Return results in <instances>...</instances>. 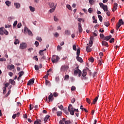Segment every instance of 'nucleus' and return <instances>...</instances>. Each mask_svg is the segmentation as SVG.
Instances as JSON below:
<instances>
[{"label":"nucleus","instance_id":"f257e3e1","mask_svg":"<svg viewBox=\"0 0 124 124\" xmlns=\"http://www.w3.org/2000/svg\"><path fill=\"white\" fill-rule=\"evenodd\" d=\"M68 110L69 112H70V115H72V116L74 115V112H78V113L79 112L78 109L74 108L71 104L69 105L68 107Z\"/></svg>","mask_w":124,"mask_h":124},{"label":"nucleus","instance_id":"f03ea898","mask_svg":"<svg viewBox=\"0 0 124 124\" xmlns=\"http://www.w3.org/2000/svg\"><path fill=\"white\" fill-rule=\"evenodd\" d=\"M99 5L100 7L103 8L104 11L106 12L108 16H110V11L108 10V7H107V5H105L103 3H101V2L99 3Z\"/></svg>","mask_w":124,"mask_h":124},{"label":"nucleus","instance_id":"7ed1b4c3","mask_svg":"<svg viewBox=\"0 0 124 124\" xmlns=\"http://www.w3.org/2000/svg\"><path fill=\"white\" fill-rule=\"evenodd\" d=\"M60 60V57L57 55H53L51 58V62L53 63H57L59 60Z\"/></svg>","mask_w":124,"mask_h":124},{"label":"nucleus","instance_id":"20e7f679","mask_svg":"<svg viewBox=\"0 0 124 124\" xmlns=\"http://www.w3.org/2000/svg\"><path fill=\"white\" fill-rule=\"evenodd\" d=\"M69 68V66L68 65H63L61 66L60 71L64 72V71L68 70Z\"/></svg>","mask_w":124,"mask_h":124},{"label":"nucleus","instance_id":"39448f33","mask_svg":"<svg viewBox=\"0 0 124 124\" xmlns=\"http://www.w3.org/2000/svg\"><path fill=\"white\" fill-rule=\"evenodd\" d=\"M77 70L74 71V74L75 75H77L78 74V77H81V75H82V71L79 69L78 67L76 68Z\"/></svg>","mask_w":124,"mask_h":124},{"label":"nucleus","instance_id":"423d86ee","mask_svg":"<svg viewBox=\"0 0 124 124\" xmlns=\"http://www.w3.org/2000/svg\"><path fill=\"white\" fill-rule=\"evenodd\" d=\"M24 32H28L29 35H31V36H32V32H31V30L28 29V27H25Z\"/></svg>","mask_w":124,"mask_h":124},{"label":"nucleus","instance_id":"0eeeda50","mask_svg":"<svg viewBox=\"0 0 124 124\" xmlns=\"http://www.w3.org/2000/svg\"><path fill=\"white\" fill-rule=\"evenodd\" d=\"M99 56H100V59L99 58H97V60L99 61V64H100V65H101V59L102 58V57H103V52H101L99 53Z\"/></svg>","mask_w":124,"mask_h":124},{"label":"nucleus","instance_id":"6e6552de","mask_svg":"<svg viewBox=\"0 0 124 124\" xmlns=\"http://www.w3.org/2000/svg\"><path fill=\"white\" fill-rule=\"evenodd\" d=\"M20 49H26L27 48V44L25 43H22L20 44V46H19Z\"/></svg>","mask_w":124,"mask_h":124},{"label":"nucleus","instance_id":"1a4fd4ad","mask_svg":"<svg viewBox=\"0 0 124 124\" xmlns=\"http://www.w3.org/2000/svg\"><path fill=\"white\" fill-rule=\"evenodd\" d=\"M33 83H34V78H32L28 81L27 85L28 86H31V85H33Z\"/></svg>","mask_w":124,"mask_h":124},{"label":"nucleus","instance_id":"9d476101","mask_svg":"<svg viewBox=\"0 0 124 124\" xmlns=\"http://www.w3.org/2000/svg\"><path fill=\"white\" fill-rule=\"evenodd\" d=\"M78 30L79 32H82V31H83V29H82V24H81L80 23H78Z\"/></svg>","mask_w":124,"mask_h":124},{"label":"nucleus","instance_id":"9b49d317","mask_svg":"<svg viewBox=\"0 0 124 124\" xmlns=\"http://www.w3.org/2000/svg\"><path fill=\"white\" fill-rule=\"evenodd\" d=\"M117 9H118V4L117 3H114L113 5V7L112 8L113 12H114V11H116V10H117Z\"/></svg>","mask_w":124,"mask_h":124},{"label":"nucleus","instance_id":"f8f14e48","mask_svg":"<svg viewBox=\"0 0 124 124\" xmlns=\"http://www.w3.org/2000/svg\"><path fill=\"white\" fill-rule=\"evenodd\" d=\"M93 37L92 36L90 38V40L89 42V44H90V47H92V46H93Z\"/></svg>","mask_w":124,"mask_h":124},{"label":"nucleus","instance_id":"ddd939ff","mask_svg":"<svg viewBox=\"0 0 124 124\" xmlns=\"http://www.w3.org/2000/svg\"><path fill=\"white\" fill-rule=\"evenodd\" d=\"M4 31H5L4 27L0 28V35H3Z\"/></svg>","mask_w":124,"mask_h":124},{"label":"nucleus","instance_id":"4468645a","mask_svg":"<svg viewBox=\"0 0 124 124\" xmlns=\"http://www.w3.org/2000/svg\"><path fill=\"white\" fill-rule=\"evenodd\" d=\"M7 68H8V69H9L10 70H12V69H14V68H15V66H14V65H13V64L9 65L7 66Z\"/></svg>","mask_w":124,"mask_h":124},{"label":"nucleus","instance_id":"2eb2a0df","mask_svg":"<svg viewBox=\"0 0 124 124\" xmlns=\"http://www.w3.org/2000/svg\"><path fill=\"white\" fill-rule=\"evenodd\" d=\"M14 5L16 6V8L19 9L20 7H21V4L20 3H14Z\"/></svg>","mask_w":124,"mask_h":124},{"label":"nucleus","instance_id":"dca6fc26","mask_svg":"<svg viewBox=\"0 0 124 124\" xmlns=\"http://www.w3.org/2000/svg\"><path fill=\"white\" fill-rule=\"evenodd\" d=\"M102 45H103V46H105L106 47H109L108 43H107V42H106L105 41H103L102 42Z\"/></svg>","mask_w":124,"mask_h":124},{"label":"nucleus","instance_id":"f3484780","mask_svg":"<svg viewBox=\"0 0 124 124\" xmlns=\"http://www.w3.org/2000/svg\"><path fill=\"white\" fill-rule=\"evenodd\" d=\"M48 99H49V102L53 101V93H51L48 96Z\"/></svg>","mask_w":124,"mask_h":124},{"label":"nucleus","instance_id":"a211bd4d","mask_svg":"<svg viewBox=\"0 0 124 124\" xmlns=\"http://www.w3.org/2000/svg\"><path fill=\"white\" fill-rule=\"evenodd\" d=\"M76 59L78 62H84V61H83L82 58L79 57V56H77Z\"/></svg>","mask_w":124,"mask_h":124},{"label":"nucleus","instance_id":"6ab92c4d","mask_svg":"<svg viewBox=\"0 0 124 124\" xmlns=\"http://www.w3.org/2000/svg\"><path fill=\"white\" fill-rule=\"evenodd\" d=\"M45 80H46V86H48V87H51V82H50V81L45 79Z\"/></svg>","mask_w":124,"mask_h":124},{"label":"nucleus","instance_id":"aec40b11","mask_svg":"<svg viewBox=\"0 0 124 124\" xmlns=\"http://www.w3.org/2000/svg\"><path fill=\"white\" fill-rule=\"evenodd\" d=\"M112 38V35H110L109 36H107L105 37L104 40H106V41H108L109 39H111Z\"/></svg>","mask_w":124,"mask_h":124},{"label":"nucleus","instance_id":"412c9836","mask_svg":"<svg viewBox=\"0 0 124 124\" xmlns=\"http://www.w3.org/2000/svg\"><path fill=\"white\" fill-rule=\"evenodd\" d=\"M9 82L10 83V84H11L12 85H16V82H15V81H14L13 79H10L9 80Z\"/></svg>","mask_w":124,"mask_h":124},{"label":"nucleus","instance_id":"4be33fe9","mask_svg":"<svg viewBox=\"0 0 124 124\" xmlns=\"http://www.w3.org/2000/svg\"><path fill=\"white\" fill-rule=\"evenodd\" d=\"M97 99H98V95L93 99L92 104H95V103H96V102L97 101Z\"/></svg>","mask_w":124,"mask_h":124},{"label":"nucleus","instance_id":"5701e85b","mask_svg":"<svg viewBox=\"0 0 124 124\" xmlns=\"http://www.w3.org/2000/svg\"><path fill=\"white\" fill-rule=\"evenodd\" d=\"M29 8H30V11H31V12H34L35 11V8H34V7H33L31 6H30L29 7Z\"/></svg>","mask_w":124,"mask_h":124},{"label":"nucleus","instance_id":"b1692460","mask_svg":"<svg viewBox=\"0 0 124 124\" xmlns=\"http://www.w3.org/2000/svg\"><path fill=\"white\" fill-rule=\"evenodd\" d=\"M49 118H50V116L47 115L46 116V117H45L44 121L45 122V123H46V122H47V120H49Z\"/></svg>","mask_w":124,"mask_h":124},{"label":"nucleus","instance_id":"393cba45","mask_svg":"<svg viewBox=\"0 0 124 124\" xmlns=\"http://www.w3.org/2000/svg\"><path fill=\"white\" fill-rule=\"evenodd\" d=\"M5 4L7 5V6H10L11 5V2H10L9 0H7L5 1Z\"/></svg>","mask_w":124,"mask_h":124},{"label":"nucleus","instance_id":"a878e982","mask_svg":"<svg viewBox=\"0 0 124 124\" xmlns=\"http://www.w3.org/2000/svg\"><path fill=\"white\" fill-rule=\"evenodd\" d=\"M80 56V48L78 47L77 49V57H79Z\"/></svg>","mask_w":124,"mask_h":124},{"label":"nucleus","instance_id":"bb28decb","mask_svg":"<svg viewBox=\"0 0 124 124\" xmlns=\"http://www.w3.org/2000/svg\"><path fill=\"white\" fill-rule=\"evenodd\" d=\"M86 75H87V72H86V69H84L82 73L83 77H85Z\"/></svg>","mask_w":124,"mask_h":124},{"label":"nucleus","instance_id":"cd10ccee","mask_svg":"<svg viewBox=\"0 0 124 124\" xmlns=\"http://www.w3.org/2000/svg\"><path fill=\"white\" fill-rule=\"evenodd\" d=\"M86 51L87 53H89V52H91L92 51V49H91V48L89 46H86Z\"/></svg>","mask_w":124,"mask_h":124},{"label":"nucleus","instance_id":"c85d7f7f","mask_svg":"<svg viewBox=\"0 0 124 124\" xmlns=\"http://www.w3.org/2000/svg\"><path fill=\"white\" fill-rule=\"evenodd\" d=\"M65 34H66V35H70V31L68 30H66L65 31Z\"/></svg>","mask_w":124,"mask_h":124},{"label":"nucleus","instance_id":"c756f323","mask_svg":"<svg viewBox=\"0 0 124 124\" xmlns=\"http://www.w3.org/2000/svg\"><path fill=\"white\" fill-rule=\"evenodd\" d=\"M62 114V111H57V115L58 117H61Z\"/></svg>","mask_w":124,"mask_h":124},{"label":"nucleus","instance_id":"7c9ffc66","mask_svg":"<svg viewBox=\"0 0 124 124\" xmlns=\"http://www.w3.org/2000/svg\"><path fill=\"white\" fill-rule=\"evenodd\" d=\"M118 24H120L121 25H124V21H123V19H120L119 20V22L118 23Z\"/></svg>","mask_w":124,"mask_h":124},{"label":"nucleus","instance_id":"2f4dec72","mask_svg":"<svg viewBox=\"0 0 124 124\" xmlns=\"http://www.w3.org/2000/svg\"><path fill=\"white\" fill-rule=\"evenodd\" d=\"M39 55L40 56H41V57H43V56H44V54L43 53V51L42 50H40Z\"/></svg>","mask_w":124,"mask_h":124},{"label":"nucleus","instance_id":"473e14b6","mask_svg":"<svg viewBox=\"0 0 124 124\" xmlns=\"http://www.w3.org/2000/svg\"><path fill=\"white\" fill-rule=\"evenodd\" d=\"M98 18H99L100 22H102L103 18L101 15H98Z\"/></svg>","mask_w":124,"mask_h":124},{"label":"nucleus","instance_id":"72a5a7b5","mask_svg":"<svg viewBox=\"0 0 124 124\" xmlns=\"http://www.w3.org/2000/svg\"><path fill=\"white\" fill-rule=\"evenodd\" d=\"M89 62H94V59H93V57H91L89 59Z\"/></svg>","mask_w":124,"mask_h":124},{"label":"nucleus","instance_id":"f704fd0d","mask_svg":"<svg viewBox=\"0 0 124 124\" xmlns=\"http://www.w3.org/2000/svg\"><path fill=\"white\" fill-rule=\"evenodd\" d=\"M11 93V90H10L5 95V97H7V96H8V95H9V94H10Z\"/></svg>","mask_w":124,"mask_h":124},{"label":"nucleus","instance_id":"c9c22d12","mask_svg":"<svg viewBox=\"0 0 124 124\" xmlns=\"http://www.w3.org/2000/svg\"><path fill=\"white\" fill-rule=\"evenodd\" d=\"M19 43H20V41H19V40L16 39L14 42V44H15V45H17V44H19Z\"/></svg>","mask_w":124,"mask_h":124},{"label":"nucleus","instance_id":"e433bc0d","mask_svg":"<svg viewBox=\"0 0 124 124\" xmlns=\"http://www.w3.org/2000/svg\"><path fill=\"white\" fill-rule=\"evenodd\" d=\"M69 79V76L68 75H65L64 80H68Z\"/></svg>","mask_w":124,"mask_h":124},{"label":"nucleus","instance_id":"4c0bfd02","mask_svg":"<svg viewBox=\"0 0 124 124\" xmlns=\"http://www.w3.org/2000/svg\"><path fill=\"white\" fill-rule=\"evenodd\" d=\"M121 26V24L117 23V24L116 25V31H118V30H119V29H120Z\"/></svg>","mask_w":124,"mask_h":124},{"label":"nucleus","instance_id":"58836bf2","mask_svg":"<svg viewBox=\"0 0 124 124\" xmlns=\"http://www.w3.org/2000/svg\"><path fill=\"white\" fill-rule=\"evenodd\" d=\"M24 72L23 71H21L19 72L18 73L19 76V77H21V76H23V75H24Z\"/></svg>","mask_w":124,"mask_h":124},{"label":"nucleus","instance_id":"ea45409f","mask_svg":"<svg viewBox=\"0 0 124 124\" xmlns=\"http://www.w3.org/2000/svg\"><path fill=\"white\" fill-rule=\"evenodd\" d=\"M86 101L87 102V103H89V104H91V99H90V98H86Z\"/></svg>","mask_w":124,"mask_h":124},{"label":"nucleus","instance_id":"a19ab883","mask_svg":"<svg viewBox=\"0 0 124 124\" xmlns=\"http://www.w3.org/2000/svg\"><path fill=\"white\" fill-rule=\"evenodd\" d=\"M18 23V21L16 20L13 24V28H15L16 26H17V24Z\"/></svg>","mask_w":124,"mask_h":124},{"label":"nucleus","instance_id":"79ce46f5","mask_svg":"<svg viewBox=\"0 0 124 124\" xmlns=\"http://www.w3.org/2000/svg\"><path fill=\"white\" fill-rule=\"evenodd\" d=\"M104 25H105V26H106V27H109V26H110V24L109 23V21H107V22H105Z\"/></svg>","mask_w":124,"mask_h":124},{"label":"nucleus","instance_id":"37998d69","mask_svg":"<svg viewBox=\"0 0 124 124\" xmlns=\"http://www.w3.org/2000/svg\"><path fill=\"white\" fill-rule=\"evenodd\" d=\"M88 12L89 13H93V8H90L88 9Z\"/></svg>","mask_w":124,"mask_h":124},{"label":"nucleus","instance_id":"c03bdc74","mask_svg":"<svg viewBox=\"0 0 124 124\" xmlns=\"http://www.w3.org/2000/svg\"><path fill=\"white\" fill-rule=\"evenodd\" d=\"M55 8H56V6H55L54 8H51L49 10V12H50V13H52L54 12V11H55Z\"/></svg>","mask_w":124,"mask_h":124},{"label":"nucleus","instance_id":"a18cd8bd","mask_svg":"<svg viewBox=\"0 0 124 124\" xmlns=\"http://www.w3.org/2000/svg\"><path fill=\"white\" fill-rule=\"evenodd\" d=\"M36 40H38L39 41H40V42L42 41V39L40 37H37L36 38Z\"/></svg>","mask_w":124,"mask_h":124},{"label":"nucleus","instance_id":"49530a36","mask_svg":"<svg viewBox=\"0 0 124 124\" xmlns=\"http://www.w3.org/2000/svg\"><path fill=\"white\" fill-rule=\"evenodd\" d=\"M89 3H90V4H91V5H93V4L94 1L93 0H89Z\"/></svg>","mask_w":124,"mask_h":124},{"label":"nucleus","instance_id":"de8ad7c7","mask_svg":"<svg viewBox=\"0 0 124 124\" xmlns=\"http://www.w3.org/2000/svg\"><path fill=\"white\" fill-rule=\"evenodd\" d=\"M5 93H6V88L3 87V94H5Z\"/></svg>","mask_w":124,"mask_h":124},{"label":"nucleus","instance_id":"09e8293b","mask_svg":"<svg viewBox=\"0 0 124 124\" xmlns=\"http://www.w3.org/2000/svg\"><path fill=\"white\" fill-rule=\"evenodd\" d=\"M34 44L36 47H38L39 46V43L37 41H35Z\"/></svg>","mask_w":124,"mask_h":124},{"label":"nucleus","instance_id":"8fccbe9b","mask_svg":"<svg viewBox=\"0 0 124 124\" xmlns=\"http://www.w3.org/2000/svg\"><path fill=\"white\" fill-rule=\"evenodd\" d=\"M66 7L67 8H68V9H69V10H71V6H70V5L67 4L66 5Z\"/></svg>","mask_w":124,"mask_h":124},{"label":"nucleus","instance_id":"3c124183","mask_svg":"<svg viewBox=\"0 0 124 124\" xmlns=\"http://www.w3.org/2000/svg\"><path fill=\"white\" fill-rule=\"evenodd\" d=\"M21 26H22V23H19L17 24V29H20V28H21Z\"/></svg>","mask_w":124,"mask_h":124},{"label":"nucleus","instance_id":"603ef678","mask_svg":"<svg viewBox=\"0 0 124 124\" xmlns=\"http://www.w3.org/2000/svg\"><path fill=\"white\" fill-rule=\"evenodd\" d=\"M73 49L74 51H77V48L76 47V45H73Z\"/></svg>","mask_w":124,"mask_h":124},{"label":"nucleus","instance_id":"864d4df0","mask_svg":"<svg viewBox=\"0 0 124 124\" xmlns=\"http://www.w3.org/2000/svg\"><path fill=\"white\" fill-rule=\"evenodd\" d=\"M65 124H71V122H70V120L69 121H66L64 122Z\"/></svg>","mask_w":124,"mask_h":124},{"label":"nucleus","instance_id":"5fc2aeb1","mask_svg":"<svg viewBox=\"0 0 124 124\" xmlns=\"http://www.w3.org/2000/svg\"><path fill=\"white\" fill-rule=\"evenodd\" d=\"M4 33L6 35H8L9 32L7 31L6 30H5H5H4Z\"/></svg>","mask_w":124,"mask_h":124},{"label":"nucleus","instance_id":"6e6d98bb","mask_svg":"<svg viewBox=\"0 0 124 124\" xmlns=\"http://www.w3.org/2000/svg\"><path fill=\"white\" fill-rule=\"evenodd\" d=\"M9 85H10L9 83L8 82L6 83L4 85L5 87L4 88H6H6H7L9 86Z\"/></svg>","mask_w":124,"mask_h":124},{"label":"nucleus","instance_id":"4d7b16f0","mask_svg":"<svg viewBox=\"0 0 124 124\" xmlns=\"http://www.w3.org/2000/svg\"><path fill=\"white\" fill-rule=\"evenodd\" d=\"M58 108H59V109H61V110H63V106H62V105L59 106Z\"/></svg>","mask_w":124,"mask_h":124},{"label":"nucleus","instance_id":"13d9d810","mask_svg":"<svg viewBox=\"0 0 124 124\" xmlns=\"http://www.w3.org/2000/svg\"><path fill=\"white\" fill-rule=\"evenodd\" d=\"M110 43H112L113 42H115V39L114 38H112L109 41Z\"/></svg>","mask_w":124,"mask_h":124},{"label":"nucleus","instance_id":"bf43d9fd","mask_svg":"<svg viewBox=\"0 0 124 124\" xmlns=\"http://www.w3.org/2000/svg\"><path fill=\"white\" fill-rule=\"evenodd\" d=\"M75 90H76V87L74 86H72L71 91H75Z\"/></svg>","mask_w":124,"mask_h":124},{"label":"nucleus","instance_id":"052dcab7","mask_svg":"<svg viewBox=\"0 0 124 124\" xmlns=\"http://www.w3.org/2000/svg\"><path fill=\"white\" fill-rule=\"evenodd\" d=\"M34 68H35V70L37 71V70H38V69H39V67H38V65H35L34 66Z\"/></svg>","mask_w":124,"mask_h":124},{"label":"nucleus","instance_id":"680f3d73","mask_svg":"<svg viewBox=\"0 0 124 124\" xmlns=\"http://www.w3.org/2000/svg\"><path fill=\"white\" fill-rule=\"evenodd\" d=\"M54 5H55V4L54 3H53V2L49 4V6L51 8L54 7Z\"/></svg>","mask_w":124,"mask_h":124},{"label":"nucleus","instance_id":"e2e57ef3","mask_svg":"<svg viewBox=\"0 0 124 124\" xmlns=\"http://www.w3.org/2000/svg\"><path fill=\"white\" fill-rule=\"evenodd\" d=\"M57 50L58 51H61V50H62V46H57Z\"/></svg>","mask_w":124,"mask_h":124},{"label":"nucleus","instance_id":"0e129e2a","mask_svg":"<svg viewBox=\"0 0 124 124\" xmlns=\"http://www.w3.org/2000/svg\"><path fill=\"white\" fill-rule=\"evenodd\" d=\"M54 36L55 37H58L59 36V33L58 32H55L54 34Z\"/></svg>","mask_w":124,"mask_h":124},{"label":"nucleus","instance_id":"69168bd1","mask_svg":"<svg viewBox=\"0 0 124 124\" xmlns=\"http://www.w3.org/2000/svg\"><path fill=\"white\" fill-rule=\"evenodd\" d=\"M71 103H74L76 101L75 98H73V99H71Z\"/></svg>","mask_w":124,"mask_h":124},{"label":"nucleus","instance_id":"338daca9","mask_svg":"<svg viewBox=\"0 0 124 124\" xmlns=\"http://www.w3.org/2000/svg\"><path fill=\"white\" fill-rule=\"evenodd\" d=\"M49 76V74H46V75L43 78H44V79H47V78H48V77Z\"/></svg>","mask_w":124,"mask_h":124},{"label":"nucleus","instance_id":"774afa93","mask_svg":"<svg viewBox=\"0 0 124 124\" xmlns=\"http://www.w3.org/2000/svg\"><path fill=\"white\" fill-rule=\"evenodd\" d=\"M34 124H41V123H40L38 121H35L34 122Z\"/></svg>","mask_w":124,"mask_h":124}]
</instances>
